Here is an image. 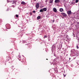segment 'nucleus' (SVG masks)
Returning <instances> with one entry per match:
<instances>
[{"label": "nucleus", "instance_id": "nucleus-5", "mask_svg": "<svg viewBox=\"0 0 79 79\" xmlns=\"http://www.w3.org/2000/svg\"><path fill=\"white\" fill-rule=\"evenodd\" d=\"M55 3H59V2H60V1L59 0H55Z\"/></svg>", "mask_w": 79, "mask_h": 79}, {"label": "nucleus", "instance_id": "nucleus-8", "mask_svg": "<svg viewBox=\"0 0 79 79\" xmlns=\"http://www.w3.org/2000/svg\"><path fill=\"white\" fill-rule=\"evenodd\" d=\"M53 10L54 12H56V11H57V10L55 8H54L53 9Z\"/></svg>", "mask_w": 79, "mask_h": 79}, {"label": "nucleus", "instance_id": "nucleus-25", "mask_svg": "<svg viewBox=\"0 0 79 79\" xmlns=\"http://www.w3.org/2000/svg\"><path fill=\"white\" fill-rule=\"evenodd\" d=\"M71 59V58H69V59Z\"/></svg>", "mask_w": 79, "mask_h": 79}, {"label": "nucleus", "instance_id": "nucleus-7", "mask_svg": "<svg viewBox=\"0 0 79 79\" xmlns=\"http://www.w3.org/2000/svg\"><path fill=\"white\" fill-rule=\"evenodd\" d=\"M60 12H62V11H63V9L62 8H61L60 9Z\"/></svg>", "mask_w": 79, "mask_h": 79}, {"label": "nucleus", "instance_id": "nucleus-20", "mask_svg": "<svg viewBox=\"0 0 79 79\" xmlns=\"http://www.w3.org/2000/svg\"><path fill=\"white\" fill-rule=\"evenodd\" d=\"M19 56V58H21V56Z\"/></svg>", "mask_w": 79, "mask_h": 79}, {"label": "nucleus", "instance_id": "nucleus-12", "mask_svg": "<svg viewBox=\"0 0 79 79\" xmlns=\"http://www.w3.org/2000/svg\"><path fill=\"white\" fill-rule=\"evenodd\" d=\"M43 11H44L43 9H40V12H43Z\"/></svg>", "mask_w": 79, "mask_h": 79}, {"label": "nucleus", "instance_id": "nucleus-9", "mask_svg": "<svg viewBox=\"0 0 79 79\" xmlns=\"http://www.w3.org/2000/svg\"><path fill=\"white\" fill-rule=\"evenodd\" d=\"M43 11H47V8H44L43 9Z\"/></svg>", "mask_w": 79, "mask_h": 79}, {"label": "nucleus", "instance_id": "nucleus-24", "mask_svg": "<svg viewBox=\"0 0 79 79\" xmlns=\"http://www.w3.org/2000/svg\"><path fill=\"white\" fill-rule=\"evenodd\" d=\"M10 28H8L9 29H10Z\"/></svg>", "mask_w": 79, "mask_h": 79}, {"label": "nucleus", "instance_id": "nucleus-21", "mask_svg": "<svg viewBox=\"0 0 79 79\" xmlns=\"http://www.w3.org/2000/svg\"><path fill=\"white\" fill-rule=\"evenodd\" d=\"M64 77H66V75H64Z\"/></svg>", "mask_w": 79, "mask_h": 79}, {"label": "nucleus", "instance_id": "nucleus-15", "mask_svg": "<svg viewBox=\"0 0 79 79\" xmlns=\"http://www.w3.org/2000/svg\"><path fill=\"white\" fill-rule=\"evenodd\" d=\"M79 2V1L78 0H76L75 1L76 3H77V2Z\"/></svg>", "mask_w": 79, "mask_h": 79}, {"label": "nucleus", "instance_id": "nucleus-3", "mask_svg": "<svg viewBox=\"0 0 79 79\" xmlns=\"http://www.w3.org/2000/svg\"><path fill=\"white\" fill-rule=\"evenodd\" d=\"M61 14L63 16H67L66 14H65V13L62 12Z\"/></svg>", "mask_w": 79, "mask_h": 79}, {"label": "nucleus", "instance_id": "nucleus-22", "mask_svg": "<svg viewBox=\"0 0 79 79\" xmlns=\"http://www.w3.org/2000/svg\"><path fill=\"white\" fill-rule=\"evenodd\" d=\"M52 21H53V22H54L55 20H53Z\"/></svg>", "mask_w": 79, "mask_h": 79}, {"label": "nucleus", "instance_id": "nucleus-18", "mask_svg": "<svg viewBox=\"0 0 79 79\" xmlns=\"http://www.w3.org/2000/svg\"><path fill=\"white\" fill-rule=\"evenodd\" d=\"M76 47H77V49H79V47H78V45Z\"/></svg>", "mask_w": 79, "mask_h": 79}, {"label": "nucleus", "instance_id": "nucleus-13", "mask_svg": "<svg viewBox=\"0 0 79 79\" xmlns=\"http://www.w3.org/2000/svg\"><path fill=\"white\" fill-rule=\"evenodd\" d=\"M28 48H30V49H31V46L29 45L28 46Z\"/></svg>", "mask_w": 79, "mask_h": 79}, {"label": "nucleus", "instance_id": "nucleus-10", "mask_svg": "<svg viewBox=\"0 0 79 79\" xmlns=\"http://www.w3.org/2000/svg\"><path fill=\"white\" fill-rule=\"evenodd\" d=\"M49 3H53V0H50L49 1Z\"/></svg>", "mask_w": 79, "mask_h": 79}, {"label": "nucleus", "instance_id": "nucleus-14", "mask_svg": "<svg viewBox=\"0 0 79 79\" xmlns=\"http://www.w3.org/2000/svg\"><path fill=\"white\" fill-rule=\"evenodd\" d=\"M15 16L16 18H18V17H19V15H16Z\"/></svg>", "mask_w": 79, "mask_h": 79}, {"label": "nucleus", "instance_id": "nucleus-6", "mask_svg": "<svg viewBox=\"0 0 79 79\" xmlns=\"http://www.w3.org/2000/svg\"><path fill=\"white\" fill-rule=\"evenodd\" d=\"M71 53H74V52H75V50L74 49H73L71 51Z\"/></svg>", "mask_w": 79, "mask_h": 79}, {"label": "nucleus", "instance_id": "nucleus-19", "mask_svg": "<svg viewBox=\"0 0 79 79\" xmlns=\"http://www.w3.org/2000/svg\"><path fill=\"white\" fill-rule=\"evenodd\" d=\"M33 13H35V10H33Z\"/></svg>", "mask_w": 79, "mask_h": 79}, {"label": "nucleus", "instance_id": "nucleus-26", "mask_svg": "<svg viewBox=\"0 0 79 79\" xmlns=\"http://www.w3.org/2000/svg\"><path fill=\"white\" fill-rule=\"evenodd\" d=\"M46 60H48V59H46Z\"/></svg>", "mask_w": 79, "mask_h": 79}, {"label": "nucleus", "instance_id": "nucleus-27", "mask_svg": "<svg viewBox=\"0 0 79 79\" xmlns=\"http://www.w3.org/2000/svg\"><path fill=\"white\" fill-rule=\"evenodd\" d=\"M27 45V44H26V45Z\"/></svg>", "mask_w": 79, "mask_h": 79}, {"label": "nucleus", "instance_id": "nucleus-17", "mask_svg": "<svg viewBox=\"0 0 79 79\" xmlns=\"http://www.w3.org/2000/svg\"><path fill=\"white\" fill-rule=\"evenodd\" d=\"M30 15H32V12H31L30 13Z\"/></svg>", "mask_w": 79, "mask_h": 79}, {"label": "nucleus", "instance_id": "nucleus-16", "mask_svg": "<svg viewBox=\"0 0 79 79\" xmlns=\"http://www.w3.org/2000/svg\"><path fill=\"white\" fill-rule=\"evenodd\" d=\"M47 38V36L45 35L44 36V38Z\"/></svg>", "mask_w": 79, "mask_h": 79}, {"label": "nucleus", "instance_id": "nucleus-4", "mask_svg": "<svg viewBox=\"0 0 79 79\" xmlns=\"http://www.w3.org/2000/svg\"><path fill=\"white\" fill-rule=\"evenodd\" d=\"M21 4H22V5H26V3H25V2H24L22 1L21 2Z\"/></svg>", "mask_w": 79, "mask_h": 79}, {"label": "nucleus", "instance_id": "nucleus-1", "mask_svg": "<svg viewBox=\"0 0 79 79\" xmlns=\"http://www.w3.org/2000/svg\"><path fill=\"white\" fill-rule=\"evenodd\" d=\"M67 13L68 15H70L71 14V10H69L67 11Z\"/></svg>", "mask_w": 79, "mask_h": 79}, {"label": "nucleus", "instance_id": "nucleus-23", "mask_svg": "<svg viewBox=\"0 0 79 79\" xmlns=\"http://www.w3.org/2000/svg\"><path fill=\"white\" fill-rule=\"evenodd\" d=\"M34 0V1H36V0Z\"/></svg>", "mask_w": 79, "mask_h": 79}, {"label": "nucleus", "instance_id": "nucleus-11", "mask_svg": "<svg viewBox=\"0 0 79 79\" xmlns=\"http://www.w3.org/2000/svg\"><path fill=\"white\" fill-rule=\"evenodd\" d=\"M37 19H40V16H38L37 17Z\"/></svg>", "mask_w": 79, "mask_h": 79}, {"label": "nucleus", "instance_id": "nucleus-2", "mask_svg": "<svg viewBox=\"0 0 79 79\" xmlns=\"http://www.w3.org/2000/svg\"><path fill=\"white\" fill-rule=\"evenodd\" d=\"M39 7V3H37L36 5V8H38Z\"/></svg>", "mask_w": 79, "mask_h": 79}]
</instances>
